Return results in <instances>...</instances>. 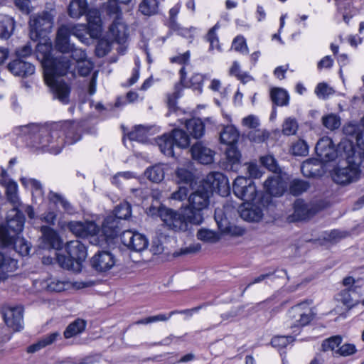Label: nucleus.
<instances>
[{
  "instance_id": "obj_36",
  "label": "nucleus",
  "mask_w": 364,
  "mask_h": 364,
  "mask_svg": "<svg viewBox=\"0 0 364 364\" xmlns=\"http://www.w3.org/2000/svg\"><path fill=\"white\" fill-rule=\"evenodd\" d=\"M270 97L274 105L286 106L289 104V96L287 92L282 88H272L270 91Z\"/></svg>"
},
{
  "instance_id": "obj_13",
  "label": "nucleus",
  "mask_w": 364,
  "mask_h": 364,
  "mask_svg": "<svg viewBox=\"0 0 364 364\" xmlns=\"http://www.w3.org/2000/svg\"><path fill=\"white\" fill-rule=\"evenodd\" d=\"M259 161L264 167L273 173L264 182H304L299 179L289 181V175L279 166L277 159L272 155L261 156Z\"/></svg>"
},
{
  "instance_id": "obj_1",
  "label": "nucleus",
  "mask_w": 364,
  "mask_h": 364,
  "mask_svg": "<svg viewBox=\"0 0 364 364\" xmlns=\"http://www.w3.org/2000/svg\"><path fill=\"white\" fill-rule=\"evenodd\" d=\"M36 55L43 68L44 80L50 88L53 99L67 105L70 102L71 87L60 77L67 74L70 68V59L62 54H52L51 43H38Z\"/></svg>"
},
{
  "instance_id": "obj_9",
  "label": "nucleus",
  "mask_w": 364,
  "mask_h": 364,
  "mask_svg": "<svg viewBox=\"0 0 364 364\" xmlns=\"http://www.w3.org/2000/svg\"><path fill=\"white\" fill-rule=\"evenodd\" d=\"M54 16L53 11H44L30 16L29 36L32 41H37L40 38H45L51 32Z\"/></svg>"
},
{
  "instance_id": "obj_8",
  "label": "nucleus",
  "mask_w": 364,
  "mask_h": 364,
  "mask_svg": "<svg viewBox=\"0 0 364 364\" xmlns=\"http://www.w3.org/2000/svg\"><path fill=\"white\" fill-rule=\"evenodd\" d=\"M160 151L167 156H175L174 147L186 149L190 145L189 135L183 129H174L156 139Z\"/></svg>"
},
{
  "instance_id": "obj_33",
  "label": "nucleus",
  "mask_w": 364,
  "mask_h": 364,
  "mask_svg": "<svg viewBox=\"0 0 364 364\" xmlns=\"http://www.w3.org/2000/svg\"><path fill=\"white\" fill-rule=\"evenodd\" d=\"M15 28L14 19L4 14H0V38L8 39L12 35Z\"/></svg>"
},
{
  "instance_id": "obj_62",
  "label": "nucleus",
  "mask_w": 364,
  "mask_h": 364,
  "mask_svg": "<svg viewBox=\"0 0 364 364\" xmlns=\"http://www.w3.org/2000/svg\"><path fill=\"white\" fill-rule=\"evenodd\" d=\"M310 183H290L289 193L294 196H298L306 192L310 187Z\"/></svg>"
},
{
  "instance_id": "obj_30",
  "label": "nucleus",
  "mask_w": 364,
  "mask_h": 364,
  "mask_svg": "<svg viewBox=\"0 0 364 364\" xmlns=\"http://www.w3.org/2000/svg\"><path fill=\"white\" fill-rule=\"evenodd\" d=\"M197 171L194 168L192 164L183 166L178 168L175 171L176 178L178 179L177 182H196Z\"/></svg>"
},
{
  "instance_id": "obj_37",
  "label": "nucleus",
  "mask_w": 364,
  "mask_h": 364,
  "mask_svg": "<svg viewBox=\"0 0 364 364\" xmlns=\"http://www.w3.org/2000/svg\"><path fill=\"white\" fill-rule=\"evenodd\" d=\"M86 326L85 321L77 318L66 328L64 331V336L66 338H70L74 336H76L82 333Z\"/></svg>"
},
{
  "instance_id": "obj_59",
  "label": "nucleus",
  "mask_w": 364,
  "mask_h": 364,
  "mask_svg": "<svg viewBox=\"0 0 364 364\" xmlns=\"http://www.w3.org/2000/svg\"><path fill=\"white\" fill-rule=\"evenodd\" d=\"M176 91L167 95V106L170 112H176L179 109L177 107V99L179 97V92L177 90L178 85L175 87Z\"/></svg>"
},
{
  "instance_id": "obj_19",
  "label": "nucleus",
  "mask_w": 364,
  "mask_h": 364,
  "mask_svg": "<svg viewBox=\"0 0 364 364\" xmlns=\"http://www.w3.org/2000/svg\"><path fill=\"white\" fill-rule=\"evenodd\" d=\"M68 230L77 237H86L94 236L99 232V228L92 221H70L68 223Z\"/></svg>"
},
{
  "instance_id": "obj_43",
  "label": "nucleus",
  "mask_w": 364,
  "mask_h": 364,
  "mask_svg": "<svg viewBox=\"0 0 364 364\" xmlns=\"http://www.w3.org/2000/svg\"><path fill=\"white\" fill-rule=\"evenodd\" d=\"M342 337L338 335L331 336L330 338L323 340L321 346V350L323 352L329 350L335 352L337 348L342 343Z\"/></svg>"
},
{
  "instance_id": "obj_57",
  "label": "nucleus",
  "mask_w": 364,
  "mask_h": 364,
  "mask_svg": "<svg viewBox=\"0 0 364 364\" xmlns=\"http://www.w3.org/2000/svg\"><path fill=\"white\" fill-rule=\"evenodd\" d=\"M170 313L168 314H160L155 316H149L141 318L136 322V324H149L158 321H166L171 318Z\"/></svg>"
},
{
  "instance_id": "obj_12",
  "label": "nucleus",
  "mask_w": 364,
  "mask_h": 364,
  "mask_svg": "<svg viewBox=\"0 0 364 364\" xmlns=\"http://www.w3.org/2000/svg\"><path fill=\"white\" fill-rule=\"evenodd\" d=\"M289 317L293 320L290 328H300L308 325L314 318L315 314L307 301L299 303L289 311Z\"/></svg>"
},
{
  "instance_id": "obj_44",
  "label": "nucleus",
  "mask_w": 364,
  "mask_h": 364,
  "mask_svg": "<svg viewBox=\"0 0 364 364\" xmlns=\"http://www.w3.org/2000/svg\"><path fill=\"white\" fill-rule=\"evenodd\" d=\"M0 269L4 272H13L17 269V261L0 252Z\"/></svg>"
},
{
  "instance_id": "obj_17",
  "label": "nucleus",
  "mask_w": 364,
  "mask_h": 364,
  "mask_svg": "<svg viewBox=\"0 0 364 364\" xmlns=\"http://www.w3.org/2000/svg\"><path fill=\"white\" fill-rule=\"evenodd\" d=\"M23 307L20 306H4L1 314L6 326L14 331H18L23 328Z\"/></svg>"
},
{
  "instance_id": "obj_21",
  "label": "nucleus",
  "mask_w": 364,
  "mask_h": 364,
  "mask_svg": "<svg viewBox=\"0 0 364 364\" xmlns=\"http://www.w3.org/2000/svg\"><path fill=\"white\" fill-rule=\"evenodd\" d=\"M87 21V33L91 38L97 39L102 33V23L100 11L96 9H88L85 14Z\"/></svg>"
},
{
  "instance_id": "obj_20",
  "label": "nucleus",
  "mask_w": 364,
  "mask_h": 364,
  "mask_svg": "<svg viewBox=\"0 0 364 364\" xmlns=\"http://www.w3.org/2000/svg\"><path fill=\"white\" fill-rule=\"evenodd\" d=\"M242 184L232 183V189L235 196L246 203H252L256 200L260 193L257 191L255 183H248L244 186Z\"/></svg>"
},
{
  "instance_id": "obj_28",
  "label": "nucleus",
  "mask_w": 364,
  "mask_h": 364,
  "mask_svg": "<svg viewBox=\"0 0 364 364\" xmlns=\"http://www.w3.org/2000/svg\"><path fill=\"white\" fill-rule=\"evenodd\" d=\"M122 20L119 18L113 20L109 26V32L118 43H124L127 38V28Z\"/></svg>"
},
{
  "instance_id": "obj_31",
  "label": "nucleus",
  "mask_w": 364,
  "mask_h": 364,
  "mask_svg": "<svg viewBox=\"0 0 364 364\" xmlns=\"http://www.w3.org/2000/svg\"><path fill=\"white\" fill-rule=\"evenodd\" d=\"M358 287H348L341 292L342 303L349 308H352L359 304Z\"/></svg>"
},
{
  "instance_id": "obj_22",
  "label": "nucleus",
  "mask_w": 364,
  "mask_h": 364,
  "mask_svg": "<svg viewBox=\"0 0 364 364\" xmlns=\"http://www.w3.org/2000/svg\"><path fill=\"white\" fill-rule=\"evenodd\" d=\"M7 68L16 76L27 77L35 73V66L33 63L21 58H16L11 61Z\"/></svg>"
},
{
  "instance_id": "obj_16",
  "label": "nucleus",
  "mask_w": 364,
  "mask_h": 364,
  "mask_svg": "<svg viewBox=\"0 0 364 364\" xmlns=\"http://www.w3.org/2000/svg\"><path fill=\"white\" fill-rule=\"evenodd\" d=\"M122 243L131 250L141 252L145 250L149 241L145 235L132 230H125L120 234Z\"/></svg>"
},
{
  "instance_id": "obj_7",
  "label": "nucleus",
  "mask_w": 364,
  "mask_h": 364,
  "mask_svg": "<svg viewBox=\"0 0 364 364\" xmlns=\"http://www.w3.org/2000/svg\"><path fill=\"white\" fill-rule=\"evenodd\" d=\"M159 216L168 230L175 232L187 231L192 224L195 225L191 220L192 215L186 209L178 212L166 207H161L159 210Z\"/></svg>"
},
{
  "instance_id": "obj_2",
  "label": "nucleus",
  "mask_w": 364,
  "mask_h": 364,
  "mask_svg": "<svg viewBox=\"0 0 364 364\" xmlns=\"http://www.w3.org/2000/svg\"><path fill=\"white\" fill-rule=\"evenodd\" d=\"M15 132L31 152L58 154L63 148V140L55 138L52 122L21 126L16 128Z\"/></svg>"
},
{
  "instance_id": "obj_55",
  "label": "nucleus",
  "mask_w": 364,
  "mask_h": 364,
  "mask_svg": "<svg viewBox=\"0 0 364 364\" xmlns=\"http://www.w3.org/2000/svg\"><path fill=\"white\" fill-rule=\"evenodd\" d=\"M334 90L326 82H320L315 89V93L319 98L326 99L329 95L333 94Z\"/></svg>"
},
{
  "instance_id": "obj_34",
  "label": "nucleus",
  "mask_w": 364,
  "mask_h": 364,
  "mask_svg": "<svg viewBox=\"0 0 364 364\" xmlns=\"http://www.w3.org/2000/svg\"><path fill=\"white\" fill-rule=\"evenodd\" d=\"M88 9L86 0H72L69 4L68 11L71 18H78L85 15Z\"/></svg>"
},
{
  "instance_id": "obj_63",
  "label": "nucleus",
  "mask_w": 364,
  "mask_h": 364,
  "mask_svg": "<svg viewBox=\"0 0 364 364\" xmlns=\"http://www.w3.org/2000/svg\"><path fill=\"white\" fill-rule=\"evenodd\" d=\"M32 52L33 50L31 43L28 42L24 46L17 48L16 49L15 53L16 55V58L26 60L28 57L31 55Z\"/></svg>"
},
{
  "instance_id": "obj_49",
  "label": "nucleus",
  "mask_w": 364,
  "mask_h": 364,
  "mask_svg": "<svg viewBox=\"0 0 364 364\" xmlns=\"http://www.w3.org/2000/svg\"><path fill=\"white\" fill-rule=\"evenodd\" d=\"M294 338L291 336H277L272 338L271 344L272 347L281 350L286 348L289 344L294 342Z\"/></svg>"
},
{
  "instance_id": "obj_4",
  "label": "nucleus",
  "mask_w": 364,
  "mask_h": 364,
  "mask_svg": "<svg viewBox=\"0 0 364 364\" xmlns=\"http://www.w3.org/2000/svg\"><path fill=\"white\" fill-rule=\"evenodd\" d=\"M65 250L68 257L56 254L57 263L63 269L80 271L87 256L85 245L78 240H71L67 242Z\"/></svg>"
},
{
  "instance_id": "obj_38",
  "label": "nucleus",
  "mask_w": 364,
  "mask_h": 364,
  "mask_svg": "<svg viewBox=\"0 0 364 364\" xmlns=\"http://www.w3.org/2000/svg\"><path fill=\"white\" fill-rule=\"evenodd\" d=\"M157 0H143L139 5V11L144 16H151L158 13Z\"/></svg>"
},
{
  "instance_id": "obj_14",
  "label": "nucleus",
  "mask_w": 364,
  "mask_h": 364,
  "mask_svg": "<svg viewBox=\"0 0 364 364\" xmlns=\"http://www.w3.org/2000/svg\"><path fill=\"white\" fill-rule=\"evenodd\" d=\"M341 145V141L335 147L331 138L323 137L316 143L315 151L321 162L331 161L339 158L338 150Z\"/></svg>"
},
{
  "instance_id": "obj_11",
  "label": "nucleus",
  "mask_w": 364,
  "mask_h": 364,
  "mask_svg": "<svg viewBox=\"0 0 364 364\" xmlns=\"http://www.w3.org/2000/svg\"><path fill=\"white\" fill-rule=\"evenodd\" d=\"M53 132L55 138H60L65 144H73L82 138V127L75 121L53 122Z\"/></svg>"
},
{
  "instance_id": "obj_53",
  "label": "nucleus",
  "mask_w": 364,
  "mask_h": 364,
  "mask_svg": "<svg viewBox=\"0 0 364 364\" xmlns=\"http://www.w3.org/2000/svg\"><path fill=\"white\" fill-rule=\"evenodd\" d=\"M246 176L242 177L245 180L258 179L263 174V172L261 171L260 168L256 164H248L246 168Z\"/></svg>"
},
{
  "instance_id": "obj_48",
  "label": "nucleus",
  "mask_w": 364,
  "mask_h": 364,
  "mask_svg": "<svg viewBox=\"0 0 364 364\" xmlns=\"http://www.w3.org/2000/svg\"><path fill=\"white\" fill-rule=\"evenodd\" d=\"M148 129L143 126L139 125L135 127L134 131L129 133V139L132 141H136L139 142H144L146 140V133Z\"/></svg>"
},
{
  "instance_id": "obj_46",
  "label": "nucleus",
  "mask_w": 364,
  "mask_h": 364,
  "mask_svg": "<svg viewBox=\"0 0 364 364\" xmlns=\"http://www.w3.org/2000/svg\"><path fill=\"white\" fill-rule=\"evenodd\" d=\"M287 183H263L264 190L269 195L279 197L284 193Z\"/></svg>"
},
{
  "instance_id": "obj_10",
  "label": "nucleus",
  "mask_w": 364,
  "mask_h": 364,
  "mask_svg": "<svg viewBox=\"0 0 364 364\" xmlns=\"http://www.w3.org/2000/svg\"><path fill=\"white\" fill-rule=\"evenodd\" d=\"M328 201L323 199L306 203L303 199H296L294 203V213L288 217L289 222L308 220L319 211L328 207Z\"/></svg>"
},
{
  "instance_id": "obj_60",
  "label": "nucleus",
  "mask_w": 364,
  "mask_h": 364,
  "mask_svg": "<svg viewBox=\"0 0 364 364\" xmlns=\"http://www.w3.org/2000/svg\"><path fill=\"white\" fill-rule=\"evenodd\" d=\"M205 79V76L200 73H196L193 75L190 79V87H191L193 90H198L200 94L203 90V83Z\"/></svg>"
},
{
  "instance_id": "obj_47",
  "label": "nucleus",
  "mask_w": 364,
  "mask_h": 364,
  "mask_svg": "<svg viewBox=\"0 0 364 364\" xmlns=\"http://www.w3.org/2000/svg\"><path fill=\"white\" fill-rule=\"evenodd\" d=\"M275 275L276 277H283L284 276L287 275V272L284 269L281 270H276L274 272H270L266 274H260L259 276L257 277L254 279V280L247 284V286L242 290V295L244 294L245 291L249 288L251 285L257 283H259L262 282L263 280L271 277L272 276Z\"/></svg>"
},
{
  "instance_id": "obj_5",
  "label": "nucleus",
  "mask_w": 364,
  "mask_h": 364,
  "mask_svg": "<svg viewBox=\"0 0 364 364\" xmlns=\"http://www.w3.org/2000/svg\"><path fill=\"white\" fill-rule=\"evenodd\" d=\"M25 223V216L17 208H13L6 220L0 225V242L1 245H10L20 236Z\"/></svg>"
},
{
  "instance_id": "obj_15",
  "label": "nucleus",
  "mask_w": 364,
  "mask_h": 364,
  "mask_svg": "<svg viewBox=\"0 0 364 364\" xmlns=\"http://www.w3.org/2000/svg\"><path fill=\"white\" fill-rule=\"evenodd\" d=\"M74 27H70L67 25H62L58 29L55 47L62 55L63 53H69L73 48V46L75 45L70 42L71 35L76 36L80 39L83 37L82 35L76 33Z\"/></svg>"
},
{
  "instance_id": "obj_56",
  "label": "nucleus",
  "mask_w": 364,
  "mask_h": 364,
  "mask_svg": "<svg viewBox=\"0 0 364 364\" xmlns=\"http://www.w3.org/2000/svg\"><path fill=\"white\" fill-rule=\"evenodd\" d=\"M292 153L295 156H306L309 153V146L305 141L299 139L293 144Z\"/></svg>"
},
{
  "instance_id": "obj_26",
  "label": "nucleus",
  "mask_w": 364,
  "mask_h": 364,
  "mask_svg": "<svg viewBox=\"0 0 364 364\" xmlns=\"http://www.w3.org/2000/svg\"><path fill=\"white\" fill-rule=\"evenodd\" d=\"M121 230L122 223L119 219L112 215L105 218L102 225V230L107 238L117 237L121 232Z\"/></svg>"
},
{
  "instance_id": "obj_51",
  "label": "nucleus",
  "mask_w": 364,
  "mask_h": 364,
  "mask_svg": "<svg viewBox=\"0 0 364 364\" xmlns=\"http://www.w3.org/2000/svg\"><path fill=\"white\" fill-rule=\"evenodd\" d=\"M237 144L228 145L225 149L226 159L232 165L236 164L240 161L241 154L238 151Z\"/></svg>"
},
{
  "instance_id": "obj_41",
  "label": "nucleus",
  "mask_w": 364,
  "mask_h": 364,
  "mask_svg": "<svg viewBox=\"0 0 364 364\" xmlns=\"http://www.w3.org/2000/svg\"><path fill=\"white\" fill-rule=\"evenodd\" d=\"M132 214L131 205L127 202H123L119 204L114 210V214L112 215L116 217L120 221L122 220H127Z\"/></svg>"
},
{
  "instance_id": "obj_52",
  "label": "nucleus",
  "mask_w": 364,
  "mask_h": 364,
  "mask_svg": "<svg viewBox=\"0 0 364 364\" xmlns=\"http://www.w3.org/2000/svg\"><path fill=\"white\" fill-rule=\"evenodd\" d=\"M298 129V123L294 118H287L282 125V133L284 135L290 136L296 134Z\"/></svg>"
},
{
  "instance_id": "obj_27",
  "label": "nucleus",
  "mask_w": 364,
  "mask_h": 364,
  "mask_svg": "<svg viewBox=\"0 0 364 364\" xmlns=\"http://www.w3.org/2000/svg\"><path fill=\"white\" fill-rule=\"evenodd\" d=\"M240 215L245 220L258 222L263 217V211L259 206L252 203H246V205L240 208Z\"/></svg>"
},
{
  "instance_id": "obj_24",
  "label": "nucleus",
  "mask_w": 364,
  "mask_h": 364,
  "mask_svg": "<svg viewBox=\"0 0 364 364\" xmlns=\"http://www.w3.org/2000/svg\"><path fill=\"white\" fill-rule=\"evenodd\" d=\"M42 238L44 247L55 251L63 247V242L58 232L48 226L41 227Z\"/></svg>"
},
{
  "instance_id": "obj_64",
  "label": "nucleus",
  "mask_w": 364,
  "mask_h": 364,
  "mask_svg": "<svg viewBox=\"0 0 364 364\" xmlns=\"http://www.w3.org/2000/svg\"><path fill=\"white\" fill-rule=\"evenodd\" d=\"M268 137L265 133L259 129L249 132L247 138L250 141L255 143H262Z\"/></svg>"
},
{
  "instance_id": "obj_32",
  "label": "nucleus",
  "mask_w": 364,
  "mask_h": 364,
  "mask_svg": "<svg viewBox=\"0 0 364 364\" xmlns=\"http://www.w3.org/2000/svg\"><path fill=\"white\" fill-rule=\"evenodd\" d=\"M186 128L195 139H199L203 136L205 132V125L200 119L192 118L186 121Z\"/></svg>"
},
{
  "instance_id": "obj_29",
  "label": "nucleus",
  "mask_w": 364,
  "mask_h": 364,
  "mask_svg": "<svg viewBox=\"0 0 364 364\" xmlns=\"http://www.w3.org/2000/svg\"><path fill=\"white\" fill-rule=\"evenodd\" d=\"M239 132L232 125L225 126L220 133V141L221 144L233 145L237 144L239 139Z\"/></svg>"
},
{
  "instance_id": "obj_50",
  "label": "nucleus",
  "mask_w": 364,
  "mask_h": 364,
  "mask_svg": "<svg viewBox=\"0 0 364 364\" xmlns=\"http://www.w3.org/2000/svg\"><path fill=\"white\" fill-rule=\"evenodd\" d=\"M322 124L326 128L334 130L341 126V119L337 115L330 114L322 117Z\"/></svg>"
},
{
  "instance_id": "obj_25",
  "label": "nucleus",
  "mask_w": 364,
  "mask_h": 364,
  "mask_svg": "<svg viewBox=\"0 0 364 364\" xmlns=\"http://www.w3.org/2000/svg\"><path fill=\"white\" fill-rule=\"evenodd\" d=\"M301 171L305 177L316 178L323 173V164L318 159L311 158L302 163Z\"/></svg>"
},
{
  "instance_id": "obj_3",
  "label": "nucleus",
  "mask_w": 364,
  "mask_h": 364,
  "mask_svg": "<svg viewBox=\"0 0 364 364\" xmlns=\"http://www.w3.org/2000/svg\"><path fill=\"white\" fill-rule=\"evenodd\" d=\"M336 165L330 171L333 182L358 181L364 169V152L358 151L350 139H343Z\"/></svg>"
},
{
  "instance_id": "obj_40",
  "label": "nucleus",
  "mask_w": 364,
  "mask_h": 364,
  "mask_svg": "<svg viewBox=\"0 0 364 364\" xmlns=\"http://www.w3.org/2000/svg\"><path fill=\"white\" fill-rule=\"evenodd\" d=\"M5 186V191L7 200L13 205L14 208L19 209L21 203L19 202L18 196L17 195V186L16 183H1Z\"/></svg>"
},
{
  "instance_id": "obj_45",
  "label": "nucleus",
  "mask_w": 364,
  "mask_h": 364,
  "mask_svg": "<svg viewBox=\"0 0 364 364\" xmlns=\"http://www.w3.org/2000/svg\"><path fill=\"white\" fill-rule=\"evenodd\" d=\"M50 199L56 205H61L65 212L70 214L74 213L75 210L73 206L63 196L58 193H52Z\"/></svg>"
},
{
  "instance_id": "obj_18",
  "label": "nucleus",
  "mask_w": 364,
  "mask_h": 364,
  "mask_svg": "<svg viewBox=\"0 0 364 364\" xmlns=\"http://www.w3.org/2000/svg\"><path fill=\"white\" fill-rule=\"evenodd\" d=\"M115 264V256L109 251H98L90 259L92 268L100 273L110 270Z\"/></svg>"
},
{
  "instance_id": "obj_6",
  "label": "nucleus",
  "mask_w": 364,
  "mask_h": 364,
  "mask_svg": "<svg viewBox=\"0 0 364 364\" xmlns=\"http://www.w3.org/2000/svg\"><path fill=\"white\" fill-rule=\"evenodd\" d=\"M214 184L201 183L188 197L190 208L186 210L192 215L191 220L195 225H200L203 220V211L209 205V198L212 195L211 185Z\"/></svg>"
},
{
  "instance_id": "obj_54",
  "label": "nucleus",
  "mask_w": 364,
  "mask_h": 364,
  "mask_svg": "<svg viewBox=\"0 0 364 364\" xmlns=\"http://www.w3.org/2000/svg\"><path fill=\"white\" fill-rule=\"evenodd\" d=\"M197 237L200 240L209 242H215L218 240V237L215 232L206 229L198 230Z\"/></svg>"
},
{
  "instance_id": "obj_58",
  "label": "nucleus",
  "mask_w": 364,
  "mask_h": 364,
  "mask_svg": "<svg viewBox=\"0 0 364 364\" xmlns=\"http://www.w3.org/2000/svg\"><path fill=\"white\" fill-rule=\"evenodd\" d=\"M356 352L357 349L354 344L345 343L336 350L335 354L338 355L340 356L346 357L353 355Z\"/></svg>"
},
{
  "instance_id": "obj_42",
  "label": "nucleus",
  "mask_w": 364,
  "mask_h": 364,
  "mask_svg": "<svg viewBox=\"0 0 364 364\" xmlns=\"http://www.w3.org/2000/svg\"><path fill=\"white\" fill-rule=\"evenodd\" d=\"M105 10L107 15L113 18V20L122 19V11L116 0H108L105 5Z\"/></svg>"
},
{
  "instance_id": "obj_61",
  "label": "nucleus",
  "mask_w": 364,
  "mask_h": 364,
  "mask_svg": "<svg viewBox=\"0 0 364 364\" xmlns=\"http://www.w3.org/2000/svg\"><path fill=\"white\" fill-rule=\"evenodd\" d=\"M46 289L49 291L60 292L65 289V282L55 279H49L46 281Z\"/></svg>"
},
{
  "instance_id": "obj_35",
  "label": "nucleus",
  "mask_w": 364,
  "mask_h": 364,
  "mask_svg": "<svg viewBox=\"0 0 364 364\" xmlns=\"http://www.w3.org/2000/svg\"><path fill=\"white\" fill-rule=\"evenodd\" d=\"M144 175L150 182H162L165 175L164 168L161 165L156 164L147 168Z\"/></svg>"
},
{
  "instance_id": "obj_39",
  "label": "nucleus",
  "mask_w": 364,
  "mask_h": 364,
  "mask_svg": "<svg viewBox=\"0 0 364 364\" xmlns=\"http://www.w3.org/2000/svg\"><path fill=\"white\" fill-rule=\"evenodd\" d=\"M4 247H12L21 256H26L29 254L31 246L29 244L20 236L17 237L16 240L10 245H2Z\"/></svg>"
},
{
  "instance_id": "obj_23",
  "label": "nucleus",
  "mask_w": 364,
  "mask_h": 364,
  "mask_svg": "<svg viewBox=\"0 0 364 364\" xmlns=\"http://www.w3.org/2000/svg\"><path fill=\"white\" fill-rule=\"evenodd\" d=\"M192 158L202 164H209L213 161L214 151L202 142H196L190 149Z\"/></svg>"
}]
</instances>
